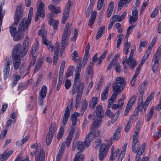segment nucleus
Here are the masks:
<instances>
[{
	"instance_id": "obj_1",
	"label": "nucleus",
	"mask_w": 161,
	"mask_h": 161,
	"mask_svg": "<svg viewBox=\"0 0 161 161\" xmlns=\"http://www.w3.org/2000/svg\"><path fill=\"white\" fill-rule=\"evenodd\" d=\"M72 31V26L71 25L67 24L64 30L62 36L61 45L60 52L62 53L65 48L69 44V38Z\"/></svg>"
},
{
	"instance_id": "obj_2",
	"label": "nucleus",
	"mask_w": 161,
	"mask_h": 161,
	"mask_svg": "<svg viewBox=\"0 0 161 161\" xmlns=\"http://www.w3.org/2000/svg\"><path fill=\"white\" fill-rule=\"evenodd\" d=\"M96 113L97 117L94 119V121L91 126V130H93V127H98L101 125L102 118L103 117V111L102 106L98 105L96 109Z\"/></svg>"
},
{
	"instance_id": "obj_3",
	"label": "nucleus",
	"mask_w": 161,
	"mask_h": 161,
	"mask_svg": "<svg viewBox=\"0 0 161 161\" xmlns=\"http://www.w3.org/2000/svg\"><path fill=\"white\" fill-rule=\"evenodd\" d=\"M29 25L21 22L19 24L18 31L13 36V40L15 41H18L21 39L25 35V32L28 28Z\"/></svg>"
},
{
	"instance_id": "obj_4",
	"label": "nucleus",
	"mask_w": 161,
	"mask_h": 161,
	"mask_svg": "<svg viewBox=\"0 0 161 161\" xmlns=\"http://www.w3.org/2000/svg\"><path fill=\"white\" fill-rule=\"evenodd\" d=\"M27 53L26 50H24L20 44L16 45L13 48L12 53V58L15 59L16 58H22Z\"/></svg>"
},
{
	"instance_id": "obj_5",
	"label": "nucleus",
	"mask_w": 161,
	"mask_h": 161,
	"mask_svg": "<svg viewBox=\"0 0 161 161\" xmlns=\"http://www.w3.org/2000/svg\"><path fill=\"white\" fill-rule=\"evenodd\" d=\"M37 11L35 16V21L37 22L39 17L44 18L45 15V11L44 6L43 3L41 2V0H38Z\"/></svg>"
},
{
	"instance_id": "obj_6",
	"label": "nucleus",
	"mask_w": 161,
	"mask_h": 161,
	"mask_svg": "<svg viewBox=\"0 0 161 161\" xmlns=\"http://www.w3.org/2000/svg\"><path fill=\"white\" fill-rule=\"evenodd\" d=\"M109 148L107 145H101L99 150L98 157L100 160L102 161L106 157L108 152Z\"/></svg>"
},
{
	"instance_id": "obj_7",
	"label": "nucleus",
	"mask_w": 161,
	"mask_h": 161,
	"mask_svg": "<svg viewBox=\"0 0 161 161\" xmlns=\"http://www.w3.org/2000/svg\"><path fill=\"white\" fill-rule=\"evenodd\" d=\"M97 127H93V130H91L90 129V132L86 136L84 143L86 147H89L90 145V142L93 140L95 137L94 132Z\"/></svg>"
},
{
	"instance_id": "obj_8",
	"label": "nucleus",
	"mask_w": 161,
	"mask_h": 161,
	"mask_svg": "<svg viewBox=\"0 0 161 161\" xmlns=\"http://www.w3.org/2000/svg\"><path fill=\"white\" fill-rule=\"evenodd\" d=\"M73 99L72 98L71 99L69 103H70V106L69 107V105L67 106L65 108V110L64 114L63 120H62V124L64 126L67 124L68 119L70 116V112L71 109V108L73 103Z\"/></svg>"
},
{
	"instance_id": "obj_9",
	"label": "nucleus",
	"mask_w": 161,
	"mask_h": 161,
	"mask_svg": "<svg viewBox=\"0 0 161 161\" xmlns=\"http://www.w3.org/2000/svg\"><path fill=\"white\" fill-rule=\"evenodd\" d=\"M134 51V49L131 50L130 53V55L128 59L127 60V63H126V64H128L131 70H132L135 67L136 64V61L133 59V56Z\"/></svg>"
},
{
	"instance_id": "obj_10",
	"label": "nucleus",
	"mask_w": 161,
	"mask_h": 161,
	"mask_svg": "<svg viewBox=\"0 0 161 161\" xmlns=\"http://www.w3.org/2000/svg\"><path fill=\"white\" fill-rule=\"evenodd\" d=\"M6 62L4 63V69L3 70L4 78L6 80L9 74L10 69V61L8 58H6Z\"/></svg>"
},
{
	"instance_id": "obj_11",
	"label": "nucleus",
	"mask_w": 161,
	"mask_h": 161,
	"mask_svg": "<svg viewBox=\"0 0 161 161\" xmlns=\"http://www.w3.org/2000/svg\"><path fill=\"white\" fill-rule=\"evenodd\" d=\"M45 152L43 149H38L35 153V161H44Z\"/></svg>"
},
{
	"instance_id": "obj_12",
	"label": "nucleus",
	"mask_w": 161,
	"mask_h": 161,
	"mask_svg": "<svg viewBox=\"0 0 161 161\" xmlns=\"http://www.w3.org/2000/svg\"><path fill=\"white\" fill-rule=\"evenodd\" d=\"M71 5V2L70 1H68L66 4L65 9L63 14L62 22L64 24L66 20L68 17L69 14L70 8Z\"/></svg>"
},
{
	"instance_id": "obj_13",
	"label": "nucleus",
	"mask_w": 161,
	"mask_h": 161,
	"mask_svg": "<svg viewBox=\"0 0 161 161\" xmlns=\"http://www.w3.org/2000/svg\"><path fill=\"white\" fill-rule=\"evenodd\" d=\"M60 50V43L58 42H57L55 43L54 48V56L53 61V65H56L57 64L58 53Z\"/></svg>"
},
{
	"instance_id": "obj_14",
	"label": "nucleus",
	"mask_w": 161,
	"mask_h": 161,
	"mask_svg": "<svg viewBox=\"0 0 161 161\" xmlns=\"http://www.w3.org/2000/svg\"><path fill=\"white\" fill-rule=\"evenodd\" d=\"M97 59V53L92 58V61L90 63V65L87 67L86 71L87 74L90 75H92L93 70L92 66L94 65L96 60Z\"/></svg>"
},
{
	"instance_id": "obj_15",
	"label": "nucleus",
	"mask_w": 161,
	"mask_h": 161,
	"mask_svg": "<svg viewBox=\"0 0 161 161\" xmlns=\"http://www.w3.org/2000/svg\"><path fill=\"white\" fill-rule=\"evenodd\" d=\"M33 8L32 7L30 8L28 18H25L23 19L21 22H23V23L27 25H29L31 23L32 15L33 14Z\"/></svg>"
},
{
	"instance_id": "obj_16",
	"label": "nucleus",
	"mask_w": 161,
	"mask_h": 161,
	"mask_svg": "<svg viewBox=\"0 0 161 161\" xmlns=\"http://www.w3.org/2000/svg\"><path fill=\"white\" fill-rule=\"evenodd\" d=\"M161 57V45L158 47L154 56L152 59L154 63H159V60Z\"/></svg>"
},
{
	"instance_id": "obj_17",
	"label": "nucleus",
	"mask_w": 161,
	"mask_h": 161,
	"mask_svg": "<svg viewBox=\"0 0 161 161\" xmlns=\"http://www.w3.org/2000/svg\"><path fill=\"white\" fill-rule=\"evenodd\" d=\"M49 10L56 14L61 12V8L60 7L57 6L52 4H50L48 7Z\"/></svg>"
},
{
	"instance_id": "obj_18",
	"label": "nucleus",
	"mask_w": 161,
	"mask_h": 161,
	"mask_svg": "<svg viewBox=\"0 0 161 161\" xmlns=\"http://www.w3.org/2000/svg\"><path fill=\"white\" fill-rule=\"evenodd\" d=\"M139 146V143L138 139H135L133 140V144L132 146V150L133 152L134 153H137L138 151V148ZM139 148L140 149L141 147ZM139 149H138L139 150ZM139 151V150H138Z\"/></svg>"
},
{
	"instance_id": "obj_19",
	"label": "nucleus",
	"mask_w": 161,
	"mask_h": 161,
	"mask_svg": "<svg viewBox=\"0 0 161 161\" xmlns=\"http://www.w3.org/2000/svg\"><path fill=\"white\" fill-rule=\"evenodd\" d=\"M13 152V150L9 151L7 150H5L2 154L1 155V160H6L11 156Z\"/></svg>"
},
{
	"instance_id": "obj_20",
	"label": "nucleus",
	"mask_w": 161,
	"mask_h": 161,
	"mask_svg": "<svg viewBox=\"0 0 161 161\" xmlns=\"http://www.w3.org/2000/svg\"><path fill=\"white\" fill-rule=\"evenodd\" d=\"M145 146V144L144 143H143L141 147L139 149L137 153V154L136 155V161H140V156L144 152Z\"/></svg>"
},
{
	"instance_id": "obj_21",
	"label": "nucleus",
	"mask_w": 161,
	"mask_h": 161,
	"mask_svg": "<svg viewBox=\"0 0 161 161\" xmlns=\"http://www.w3.org/2000/svg\"><path fill=\"white\" fill-rule=\"evenodd\" d=\"M124 87L115 84L113 87V90L114 92V93L117 94V96L121 92Z\"/></svg>"
},
{
	"instance_id": "obj_22",
	"label": "nucleus",
	"mask_w": 161,
	"mask_h": 161,
	"mask_svg": "<svg viewBox=\"0 0 161 161\" xmlns=\"http://www.w3.org/2000/svg\"><path fill=\"white\" fill-rule=\"evenodd\" d=\"M111 154L110 156V160L113 161V160L115 159L117 157L118 154L119 152V149H117L114 153V147L113 146L111 148Z\"/></svg>"
},
{
	"instance_id": "obj_23",
	"label": "nucleus",
	"mask_w": 161,
	"mask_h": 161,
	"mask_svg": "<svg viewBox=\"0 0 161 161\" xmlns=\"http://www.w3.org/2000/svg\"><path fill=\"white\" fill-rule=\"evenodd\" d=\"M21 58H16L15 59L12 58L13 60V65L14 68L15 70L18 69L21 64Z\"/></svg>"
},
{
	"instance_id": "obj_24",
	"label": "nucleus",
	"mask_w": 161,
	"mask_h": 161,
	"mask_svg": "<svg viewBox=\"0 0 161 161\" xmlns=\"http://www.w3.org/2000/svg\"><path fill=\"white\" fill-rule=\"evenodd\" d=\"M47 92V87L45 86H43L39 92V97L42 98H44L46 97Z\"/></svg>"
},
{
	"instance_id": "obj_25",
	"label": "nucleus",
	"mask_w": 161,
	"mask_h": 161,
	"mask_svg": "<svg viewBox=\"0 0 161 161\" xmlns=\"http://www.w3.org/2000/svg\"><path fill=\"white\" fill-rule=\"evenodd\" d=\"M98 98L97 97H92L90 101L89 107L92 109H94L98 102Z\"/></svg>"
},
{
	"instance_id": "obj_26",
	"label": "nucleus",
	"mask_w": 161,
	"mask_h": 161,
	"mask_svg": "<svg viewBox=\"0 0 161 161\" xmlns=\"http://www.w3.org/2000/svg\"><path fill=\"white\" fill-rule=\"evenodd\" d=\"M148 106L145 103L143 104L138 103V105L137 108L138 111H141L142 112L145 113L147 108Z\"/></svg>"
},
{
	"instance_id": "obj_27",
	"label": "nucleus",
	"mask_w": 161,
	"mask_h": 161,
	"mask_svg": "<svg viewBox=\"0 0 161 161\" xmlns=\"http://www.w3.org/2000/svg\"><path fill=\"white\" fill-rule=\"evenodd\" d=\"M109 90V87L108 86L105 88L101 96V99L102 101H104L107 99Z\"/></svg>"
},
{
	"instance_id": "obj_28",
	"label": "nucleus",
	"mask_w": 161,
	"mask_h": 161,
	"mask_svg": "<svg viewBox=\"0 0 161 161\" xmlns=\"http://www.w3.org/2000/svg\"><path fill=\"white\" fill-rule=\"evenodd\" d=\"M80 114L78 112H75L71 116V120L72 121V125L73 126L75 125L77 120V117H79Z\"/></svg>"
},
{
	"instance_id": "obj_29",
	"label": "nucleus",
	"mask_w": 161,
	"mask_h": 161,
	"mask_svg": "<svg viewBox=\"0 0 161 161\" xmlns=\"http://www.w3.org/2000/svg\"><path fill=\"white\" fill-rule=\"evenodd\" d=\"M42 42L46 45L49 50L52 51H53V47L51 42L48 41L46 38H44L42 39Z\"/></svg>"
},
{
	"instance_id": "obj_30",
	"label": "nucleus",
	"mask_w": 161,
	"mask_h": 161,
	"mask_svg": "<svg viewBox=\"0 0 161 161\" xmlns=\"http://www.w3.org/2000/svg\"><path fill=\"white\" fill-rule=\"evenodd\" d=\"M105 28L104 26H102L99 28L96 36V39H98L102 36L103 34L104 33Z\"/></svg>"
},
{
	"instance_id": "obj_31",
	"label": "nucleus",
	"mask_w": 161,
	"mask_h": 161,
	"mask_svg": "<svg viewBox=\"0 0 161 161\" xmlns=\"http://www.w3.org/2000/svg\"><path fill=\"white\" fill-rule=\"evenodd\" d=\"M84 155L82 153L78 152L75 155L73 161H83Z\"/></svg>"
},
{
	"instance_id": "obj_32",
	"label": "nucleus",
	"mask_w": 161,
	"mask_h": 161,
	"mask_svg": "<svg viewBox=\"0 0 161 161\" xmlns=\"http://www.w3.org/2000/svg\"><path fill=\"white\" fill-rule=\"evenodd\" d=\"M114 3L111 2L108 5V8L107 11V17L108 18L112 14L114 9Z\"/></svg>"
},
{
	"instance_id": "obj_33",
	"label": "nucleus",
	"mask_w": 161,
	"mask_h": 161,
	"mask_svg": "<svg viewBox=\"0 0 161 161\" xmlns=\"http://www.w3.org/2000/svg\"><path fill=\"white\" fill-rule=\"evenodd\" d=\"M115 84L119 85L122 87H125L126 84L125 81L123 78L121 77H118L116 79Z\"/></svg>"
},
{
	"instance_id": "obj_34",
	"label": "nucleus",
	"mask_w": 161,
	"mask_h": 161,
	"mask_svg": "<svg viewBox=\"0 0 161 161\" xmlns=\"http://www.w3.org/2000/svg\"><path fill=\"white\" fill-rule=\"evenodd\" d=\"M85 58L84 59L83 61H81V60H79L80 61L78 64H77V67L76 68V69L81 71V69L84 68L86 64V60H85Z\"/></svg>"
},
{
	"instance_id": "obj_35",
	"label": "nucleus",
	"mask_w": 161,
	"mask_h": 161,
	"mask_svg": "<svg viewBox=\"0 0 161 161\" xmlns=\"http://www.w3.org/2000/svg\"><path fill=\"white\" fill-rule=\"evenodd\" d=\"M18 22V20H16L15 19V22L10 27L9 31L11 35L12 36H13L15 33V32H16V28L13 26V25H17V23Z\"/></svg>"
},
{
	"instance_id": "obj_36",
	"label": "nucleus",
	"mask_w": 161,
	"mask_h": 161,
	"mask_svg": "<svg viewBox=\"0 0 161 161\" xmlns=\"http://www.w3.org/2000/svg\"><path fill=\"white\" fill-rule=\"evenodd\" d=\"M117 97V95L113 93L111 98L108 101V108H110L112 104L114 102L115 100Z\"/></svg>"
},
{
	"instance_id": "obj_37",
	"label": "nucleus",
	"mask_w": 161,
	"mask_h": 161,
	"mask_svg": "<svg viewBox=\"0 0 161 161\" xmlns=\"http://www.w3.org/2000/svg\"><path fill=\"white\" fill-rule=\"evenodd\" d=\"M30 45V44L29 42V39L28 37H26L24 40L23 47L25 50H26V52L27 53L28 48Z\"/></svg>"
},
{
	"instance_id": "obj_38",
	"label": "nucleus",
	"mask_w": 161,
	"mask_h": 161,
	"mask_svg": "<svg viewBox=\"0 0 161 161\" xmlns=\"http://www.w3.org/2000/svg\"><path fill=\"white\" fill-rule=\"evenodd\" d=\"M49 23L53 27L54 29L56 30L58 29L59 24L58 21L54 20L51 19L49 21Z\"/></svg>"
},
{
	"instance_id": "obj_39",
	"label": "nucleus",
	"mask_w": 161,
	"mask_h": 161,
	"mask_svg": "<svg viewBox=\"0 0 161 161\" xmlns=\"http://www.w3.org/2000/svg\"><path fill=\"white\" fill-rule=\"evenodd\" d=\"M57 129V127L56 126V124L54 122L52 123L49 128V130L48 133L53 134L56 132Z\"/></svg>"
},
{
	"instance_id": "obj_40",
	"label": "nucleus",
	"mask_w": 161,
	"mask_h": 161,
	"mask_svg": "<svg viewBox=\"0 0 161 161\" xmlns=\"http://www.w3.org/2000/svg\"><path fill=\"white\" fill-rule=\"evenodd\" d=\"M121 128L119 127L116 130L115 133L113 135V139L114 140H116L119 139L120 137V132Z\"/></svg>"
},
{
	"instance_id": "obj_41",
	"label": "nucleus",
	"mask_w": 161,
	"mask_h": 161,
	"mask_svg": "<svg viewBox=\"0 0 161 161\" xmlns=\"http://www.w3.org/2000/svg\"><path fill=\"white\" fill-rule=\"evenodd\" d=\"M74 70V67L73 66H69L65 74V77L68 78L69 76L72 75Z\"/></svg>"
},
{
	"instance_id": "obj_42",
	"label": "nucleus",
	"mask_w": 161,
	"mask_h": 161,
	"mask_svg": "<svg viewBox=\"0 0 161 161\" xmlns=\"http://www.w3.org/2000/svg\"><path fill=\"white\" fill-rule=\"evenodd\" d=\"M71 56L72 57V59L75 62H77L78 60H82L81 58H78L79 55L77 52L75 50L73 51V53L71 54Z\"/></svg>"
},
{
	"instance_id": "obj_43",
	"label": "nucleus",
	"mask_w": 161,
	"mask_h": 161,
	"mask_svg": "<svg viewBox=\"0 0 161 161\" xmlns=\"http://www.w3.org/2000/svg\"><path fill=\"white\" fill-rule=\"evenodd\" d=\"M151 50L148 48L143 57L141 62V64H144L149 57L150 54L151 53Z\"/></svg>"
},
{
	"instance_id": "obj_44",
	"label": "nucleus",
	"mask_w": 161,
	"mask_h": 161,
	"mask_svg": "<svg viewBox=\"0 0 161 161\" xmlns=\"http://www.w3.org/2000/svg\"><path fill=\"white\" fill-rule=\"evenodd\" d=\"M12 78L13 79V80L12 83V86L14 87L16 85L18 81L20 79V76L17 75H13Z\"/></svg>"
},
{
	"instance_id": "obj_45",
	"label": "nucleus",
	"mask_w": 161,
	"mask_h": 161,
	"mask_svg": "<svg viewBox=\"0 0 161 161\" xmlns=\"http://www.w3.org/2000/svg\"><path fill=\"white\" fill-rule=\"evenodd\" d=\"M135 27V25H130L129 26L127 29V33L125 37V39L127 40L130 34L132 32L134 28Z\"/></svg>"
},
{
	"instance_id": "obj_46",
	"label": "nucleus",
	"mask_w": 161,
	"mask_h": 161,
	"mask_svg": "<svg viewBox=\"0 0 161 161\" xmlns=\"http://www.w3.org/2000/svg\"><path fill=\"white\" fill-rule=\"evenodd\" d=\"M141 127V124L138 123L136 125V129L135 130L134 132V134L133 136V139L134 140L135 139H138V129L139 128Z\"/></svg>"
},
{
	"instance_id": "obj_47",
	"label": "nucleus",
	"mask_w": 161,
	"mask_h": 161,
	"mask_svg": "<svg viewBox=\"0 0 161 161\" xmlns=\"http://www.w3.org/2000/svg\"><path fill=\"white\" fill-rule=\"evenodd\" d=\"M84 145L82 142L80 141L78 142L77 145V148L78 150L80 151H83L84 150L86 146L85 145L84 143Z\"/></svg>"
},
{
	"instance_id": "obj_48",
	"label": "nucleus",
	"mask_w": 161,
	"mask_h": 161,
	"mask_svg": "<svg viewBox=\"0 0 161 161\" xmlns=\"http://www.w3.org/2000/svg\"><path fill=\"white\" fill-rule=\"evenodd\" d=\"M53 135L50 133H48L47 135L46 138V143L47 146L49 145L52 140V138L53 136Z\"/></svg>"
},
{
	"instance_id": "obj_49",
	"label": "nucleus",
	"mask_w": 161,
	"mask_h": 161,
	"mask_svg": "<svg viewBox=\"0 0 161 161\" xmlns=\"http://www.w3.org/2000/svg\"><path fill=\"white\" fill-rule=\"evenodd\" d=\"M43 64V61L42 59H39L36 62V66L34 70V72H36L39 70Z\"/></svg>"
},
{
	"instance_id": "obj_50",
	"label": "nucleus",
	"mask_w": 161,
	"mask_h": 161,
	"mask_svg": "<svg viewBox=\"0 0 161 161\" xmlns=\"http://www.w3.org/2000/svg\"><path fill=\"white\" fill-rule=\"evenodd\" d=\"M81 71L76 69L74 79V83H78L79 81L80 73Z\"/></svg>"
},
{
	"instance_id": "obj_51",
	"label": "nucleus",
	"mask_w": 161,
	"mask_h": 161,
	"mask_svg": "<svg viewBox=\"0 0 161 161\" xmlns=\"http://www.w3.org/2000/svg\"><path fill=\"white\" fill-rule=\"evenodd\" d=\"M64 127L61 126L59 130L57 135L58 139L59 140L62 137L64 133Z\"/></svg>"
},
{
	"instance_id": "obj_52",
	"label": "nucleus",
	"mask_w": 161,
	"mask_h": 161,
	"mask_svg": "<svg viewBox=\"0 0 161 161\" xmlns=\"http://www.w3.org/2000/svg\"><path fill=\"white\" fill-rule=\"evenodd\" d=\"M131 0H120L118 4L119 8L121 9L124 4L128 3L131 1Z\"/></svg>"
},
{
	"instance_id": "obj_53",
	"label": "nucleus",
	"mask_w": 161,
	"mask_h": 161,
	"mask_svg": "<svg viewBox=\"0 0 161 161\" xmlns=\"http://www.w3.org/2000/svg\"><path fill=\"white\" fill-rule=\"evenodd\" d=\"M84 88V84L83 82L80 83L79 85L77 94L82 95Z\"/></svg>"
},
{
	"instance_id": "obj_54",
	"label": "nucleus",
	"mask_w": 161,
	"mask_h": 161,
	"mask_svg": "<svg viewBox=\"0 0 161 161\" xmlns=\"http://www.w3.org/2000/svg\"><path fill=\"white\" fill-rule=\"evenodd\" d=\"M88 105L87 101L86 100H83L82 102L81 109V111L83 112L87 108Z\"/></svg>"
},
{
	"instance_id": "obj_55",
	"label": "nucleus",
	"mask_w": 161,
	"mask_h": 161,
	"mask_svg": "<svg viewBox=\"0 0 161 161\" xmlns=\"http://www.w3.org/2000/svg\"><path fill=\"white\" fill-rule=\"evenodd\" d=\"M66 142H63V143L62 144L60 149L59 151L57 154V155H58L60 156H62V154L64 152V149H65V145Z\"/></svg>"
},
{
	"instance_id": "obj_56",
	"label": "nucleus",
	"mask_w": 161,
	"mask_h": 161,
	"mask_svg": "<svg viewBox=\"0 0 161 161\" xmlns=\"http://www.w3.org/2000/svg\"><path fill=\"white\" fill-rule=\"evenodd\" d=\"M148 45V42L147 41H141L140 44L139 46L138 50L140 52L142 50V47H146Z\"/></svg>"
},
{
	"instance_id": "obj_57",
	"label": "nucleus",
	"mask_w": 161,
	"mask_h": 161,
	"mask_svg": "<svg viewBox=\"0 0 161 161\" xmlns=\"http://www.w3.org/2000/svg\"><path fill=\"white\" fill-rule=\"evenodd\" d=\"M38 34L42 38V39L46 38V37L47 36V32L45 30H39L38 31Z\"/></svg>"
},
{
	"instance_id": "obj_58",
	"label": "nucleus",
	"mask_w": 161,
	"mask_h": 161,
	"mask_svg": "<svg viewBox=\"0 0 161 161\" xmlns=\"http://www.w3.org/2000/svg\"><path fill=\"white\" fill-rule=\"evenodd\" d=\"M38 44V42H36L32 47L31 51V55H32V56L34 55V54L35 53L36 50L37 48Z\"/></svg>"
},
{
	"instance_id": "obj_59",
	"label": "nucleus",
	"mask_w": 161,
	"mask_h": 161,
	"mask_svg": "<svg viewBox=\"0 0 161 161\" xmlns=\"http://www.w3.org/2000/svg\"><path fill=\"white\" fill-rule=\"evenodd\" d=\"M147 82L146 81H144L141 85V87L139 92L141 91L143 92V93H144V91L146 88V86L147 85Z\"/></svg>"
},
{
	"instance_id": "obj_60",
	"label": "nucleus",
	"mask_w": 161,
	"mask_h": 161,
	"mask_svg": "<svg viewBox=\"0 0 161 161\" xmlns=\"http://www.w3.org/2000/svg\"><path fill=\"white\" fill-rule=\"evenodd\" d=\"M119 112L118 111L116 112V113L112 116V118L111 119V123L112 124H114L115 123V121L117 119L118 117L119 116Z\"/></svg>"
},
{
	"instance_id": "obj_61",
	"label": "nucleus",
	"mask_w": 161,
	"mask_h": 161,
	"mask_svg": "<svg viewBox=\"0 0 161 161\" xmlns=\"http://www.w3.org/2000/svg\"><path fill=\"white\" fill-rule=\"evenodd\" d=\"M154 108H152L149 111L148 114L147 115V121H149L152 117L153 114Z\"/></svg>"
},
{
	"instance_id": "obj_62",
	"label": "nucleus",
	"mask_w": 161,
	"mask_h": 161,
	"mask_svg": "<svg viewBox=\"0 0 161 161\" xmlns=\"http://www.w3.org/2000/svg\"><path fill=\"white\" fill-rule=\"evenodd\" d=\"M77 83H74V84L73 86L71 93L72 95L75 94L76 92L78 89L77 87Z\"/></svg>"
},
{
	"instance_id": "obj_63",
	"label": "nucleus",
	"mask_w": 161,
	"mask_h": 161,
	"mask_svg": "<svg viewBox=\"0 0 161 161\" xmlns=\"http://www.w3.org/2000/svg\"><path fill=\"white\" fill-rule=\"evenodd\" d=\"M159 63H154L152 66V70L154 73L157 72L158 69Z\"/></svg>"
},
{
	"instance_id": "obj_64",
	"label": "nucleus",
	"mask_w": 161,
	"mask_h": 161,
	"mask_svg": "<svg viewBox=\"0 0 161 161\" xmlns=\"http://www.w3.org/2000/svg\"><path fill=\"white\" fill-rule=\"evenodd\" d=\"M157 38L156 37H154L153 39H152L151 43H150L149 45V46L148 47V48L152 50V49L153 47V46L155 44L156 41L157 40Z\"/></svg>"
}]
</instances>
